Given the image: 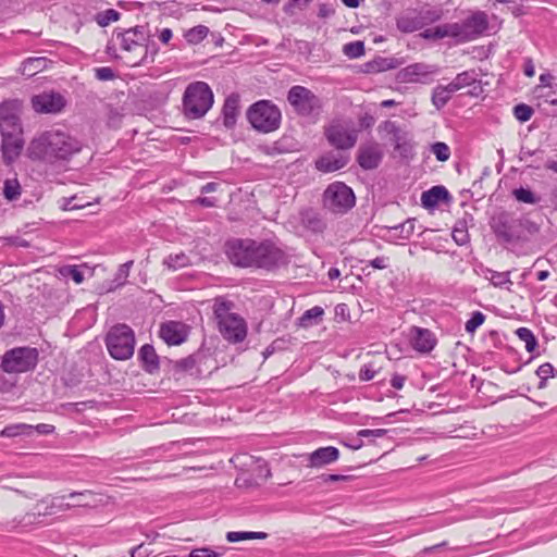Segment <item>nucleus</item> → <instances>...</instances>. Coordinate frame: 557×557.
<instances>
[{
    "mask_svg": "<svg viewBox=\"0 0 557 557\" xmlns=\"http://www.w3.org/2000/svg\"><path fill=\"white\" fill-rule=\"evenodd\" d=\"M523 73L528 77H533L535 74V67L531 58L523 60Z\"/></svg>",
    "mask_w": 557,
    "mask_h": 557,
    "instance_id": "obj_62",
    "label": "nucleus"
},
{
    "mask_svg": "<svg viewBox=\"0 0 557 557\" xmlns=\"http://www.w3.org/2000/svg\"><path fill=\"white\" fill-rule=\"evenodd\" d=\"M65 106L66 100L60 92H41L32 97V107L37 113L58 114Z\"/></svg>",
    "mask_w": 557,
    "mask_h": 557,
    "instance_id": "obj_16",
    "label": "nucleus"
},
{
    "mask_svg": "<svg viewBox=\"0 0 557 557\" xmlns=\"http://www.w3.org/2000/svg\"><path fill=\"white\" fill-rule=\"evenodd\" d=\"M214 95L211 87L201 81L189 83L182 98V112L188 120L202 119L212 108Z\"/></svg>",
    "mask_w": 557,
    "mask_h": 557,
    "instance_id": "obj_5",
    "label": "nucleus"
},
{
    "mask_svg": "<svg viewBox=\"0 0 557 557\" xmlns=\"http://www.w3.org/2000/svg\"><path fill=\"white\" fill-rule=\"evenodd\" d=\"M515 198L523 203L534 205L539 201V198L529 188H517L512 191Z\"/></svg>",
    "mask_w": 557,
    "mask_h": 557,
    "instance_id": "obj_45",
    "label": "nucleus"
},
{
    "mask_svg": "<svg viewBox=\"0 0 557 557\" xmlns=\"http://www.w3.org/2000/svg\"><path fill=\"white\" fill-rule=\"evenodd\" d=\"M268 537L265 532H252V531H231L226 534L228 542H239L244 540H264Z\"/></svg>",
    "mask_w": 557,
    "mask_h": 557,
    "instance_id": "obj_33",
    "label": "nucleus"
},
{
    "mask_svg": "<svg viewBox=\"0 0 557 557\" xmlns=\"http://www.w3.org/2000/svg\"><path fill=\"white\" fill-rule=\"evenodd\" d=\"M491 228L500 243L512 244L521 242L519 218L513 213L503 211L492 218Z\"/></svg>",
    "mask_w": 557,
    "mask_h": 557,
    "instance_id": "obj_12",
    "label": "nucleus"
},
{
    "mask_svg": "<svg viewBox=\"0 0 557 557\" xmlns=\"http://www.w3.org/2000/svg\"><path fill=\"white\" fill-rule=\"evenodd\" d=\"M133 264H134V261L129 260L119 267V269L115 273L114 280L112 281L114 286L110 287V290H112L113 288L121 287L126 284L127 277L129 275V271H131V268L133 267Z\"/></svg>",
    "mask_w": 557,
    "mask_h": 557,
    "instance_id": "obj_36",
    "label": "nucleus"
},
{
    "mask_svg": "<svg viewBox=\"0 0 557 557\" xmlns=\"http://www.w3.org/2000/svg\"><path fill=\"white\" fill-rule=\"evenodd\" d=\"M518 338L524 343L525 350L528 352H533L537 346V339L534 336L533 332L528 327H519L516 331Z\"/></svg>",
    "mask_w": 557,
    "mask_h": 557,
    "instance_id": "obj_35",
    "label": "nucleus"
},
{
    "mask_svg": "<svg viewBox=\"0 0 557 557\" xmlns=\"http://www.w3.org/2000/svg\"><path fill=\"white\" fill-rule=\"evenodd\" d=\"M116 38L120 39L121 49L127 52L138 51L140 58L128 60L127 64L131 66H138L147 64L148 46L146 42L145 28L136 26L124 32H117Z\"/></svg>",
    "mask_w": 557,
    "mask_h": 557,
    "instance_id": "obj_10",
    "label": "nucleus"
},
{
    "mask_svg": "<svg viewBox=\"0 0 557 557\" xmlns=\"http://www.w3.org/2000/svg\"><path fill=\"white\" fill-rule=\"evenodd\" d=\"M366 52L364 42L356 40L344 45L343 53L349 59H358Z\"/></svg>",
    "mask_w": 557,
    "mask_h": 557,
    "instance_id": "obj_39",
    "label": "nucleus"
},
{
    "mask_svg": "<svg viewBox=\"0 0 557 557\" xmlns=\"http://www.w3.org/2000/svg\"><path fill=\"white\" fill-rule=\"evenodd\" d=\"M358 129L351 121L336 120L325 127L329 144L339 150L352 148L358 139Z\"/></svg>",
    "mask_w": 557,
    "mask_h": 557,
    "instance_id": "obj_11",
    "label": "nucleus"
},
{
    "mask_svg": "<svg viewBox=\"0 0 557 557\" xmlns=\"http://www.w3.org/2000/svg\"><path fill=\"white\" fill-rule=\"evenodd\" d=\"M396 26L401 33H413L423 26L420 17L414 15H401L396 20Z\"/></svg>",
    "mask_w": 557,
    "mask_h": 557,
    "instance_id": "obj_30",
    "label": "nucleus"
},
{
    "mask_svg": "<svg viewBox=\"0 0 557 557\" xmlns=\"http://www.w3.org/2000/svg\"><path fill=\"white\" fill-rule=\"evenodd\" d=\"M188 263H189V259L183 252L176 253V255H170L169 257H166L163 260V264L173 271L182 269V268L188 265Z\"/></svg>",
    "mask_w": 557,
    "mask_h": 557,
    "instance_id": "obj_40",
    "label": "nucleus"
},
{
    "mask_svg": "<svg viewBox=\"0 0 557 557\" xmlns=\"http://www.w3.org/2000/svg\"><path fill=\"white\" fill-rule=\"evenodd\" d=\"M438 67L426 63H412L400 71V77L406 83L428 84L431 82V75L436 74Z\"/></svg>",
    "mask_w": 557,
    "mask_h": 557,
    "instance_id": "obj_18",
    "label": "nucleus"
},
{
    "mask_svg": "<svg viewBox=\"0 0 557 557\" xmlns=\"http://www.w3.org/2000/svg\"><path fill=\"white\" fill-rule=\"evenodd\" d=\"M287 100L294 110L302 116L312 115L322 108L321 99L310 89L296 85L287 92Z\"/></svg>",
    "mask_w": 557,
    "mask_h": 557,
    "instance_id": "obj_14",
    "label": "nucleus"
},
{
    "mask_svg": "<svg viewBox=\"0 0 557 557\" xmlns=\"http://www.w3.org/2000/svg\"><path fill=\"white\" fill-rule=\"evenodd\" d=\"M431 151L435 154L438 161H447L450 157L449 147L442 141H436L431 146Z\"/></svg>",
    "mask_w": 557,
    "mask_h": 557,
    "instance_id": "obj_48",
    "label": "nucleus"
},
{
    "mask_svg": "<svg viewBox=\"0 0 557 557\" xmlns=\"http://www.w3.org/2000/svg\"><path fill=\"white\" fill-rule=\"evenodd\" d=\"M389 265V258L385 256H380L370 260L366 268H362V271H366L368 267H372L373 269L384 270Z\"/></svg>",
    "mask_w": 557,
    "mask_h": 557,
    "instance_id": "obj_54",
    "label": "nucleus"
},
{
    "mask_svg": "<svg viewBox=\"0 0 557 557\" xmlns=\"http://www.w3.org/2000/svg\"><path fill=\"white\" fill-rule=\"evenodd\" d=\"M35 431L39 434H51L54 432V426L52 424L39 423L34 426V432Z\"/></svg>",
    "mask_w": 557,
    "mask_h": 557,
    "instance_id": "obj_64",
    "label": "nucleus"
},
{
    "mask_svg": "<svg viewBox=\"0 0 557 557\" xmlns=\"http://www.w3.org/2000/svg\"><path fill=\"white\" fill-rule=\"evenodd\" d=\"M221 553H216L209 547L195 548L189 553V557H220Z\"/></svg>",
    "mask_w": 557,
    "mask_h": 557,
    "instance_id": "obj_56",
    "label": "nucleus"
},
{
    "mask_svg": "<svg viewBox=\"0 0 557 557\" xmlns=\"http://www.w3.org/2000/svg\"><path fill=\"white\" fill-rule=\"evenodd\" d=\"M405 381H406V376L395 373L391 379V385L395 389H401L404 387Z\"/></svg>",
    "mask_w": 557,
    "mask_h": 557,
    "instance_id": "obj_63",
    "label": "nucleus"
},
{
    "mask_svg": "<svg viewBox=\"0 0 557 557\" xmlns=\"http://www.w3.org/2000/svg\"><path fill=\"white\" fill-rule=\"evenodd\" d=\"M3 195L9 201H14L21 196V185L16 178H8L3 184Z\"/></svg>",
    "mask_w": 557,
    "mask_h": 557,
    "instance_id": "obj_37",
    "label": "nucleus"
},
{
    "mask_svg": "<svg viewBox=\"0 0 557 557\" xmlns=\"http://www.w3.org/2000/svg\"><path fill=\"white\" fill-rule=\"evenodd\" d=\"M69 497L79 498V500L75 505H72V507H91L96 505L95 495L90 491L73 492L69 495Z\"/></svg>",
    "mask_w": 557,
    "mask_h": 557,
    "instance_id": "obj_41",
    "label": "nucleus"
},
{
    "mask_svg": "<svg viewBox=\"0 0 557 557\" xmlns=\"http://www.w3.org/2000/svg\"><path fill=\"white\" fill-rule=\"evenodd\" d=\"M59 272L63 277L71 278L76 284H81L84 281V274L77 265H64Z\"/></svg>",
    "mask_w": 557,
    "mask_h": 557,
    "instance_id": "obj_43",
    "label": "nucleus"
},
{
    "mask_svg": "<svg viewBox=\"0 0 557 557\" xmlns=\"http://www.w3.org/2000/svg\"><path fill=\"white\" fill-rule=\"evenodd\" d=\"M421 36L425 39H442L451 37L460 40L458 23H446L432 28H426Z\"/></svg>",
    "mask_w": 557,
    "mask_h": 557,
    "instance_id": "obj_25",
    "label": "nucleus"
},
{
    "mask_svg": "<svg viewBox=\"0 0 557 557\" xmlns=\"http://www.w3.org/2000/svg\"><path fill=\"white\" fill-rule=\"evenodd\" d=\"M485 321V314L481 311H473L470 319L465 324L467 333L473 334Z\"/></svg>",
    "mask_w": 557,
    "mask_h": 557,
    "instance_id": "obj_44",
    "label": "nucleus"
},
{
    "mask_svg": "<svg viewBox=\"0 0 557 557\" xmlns=\"http://www.w3.org/2000/svg\"><path fill=\"white\" fill-rule=\"evenodd\" d=\"M460 41H470L481 36L488 27V17L484 11H475L458 23Z\"/></svg>",
    "mask_w": 557,
    "mask_h": 557,
    "instance_id": "obj_15",
    "label": "nucleus"
},
{
    "mask_svg": "<svg viewBox=\"0 0 557 557\" xmlns=\"http://www.w3.org/2000/svg\"><path fill=\"white\" fill-rule=\"evenodd\" d=\"M451 199L446 187L436 185L421 195V203L425 209H434L441 202H448Z\"/></svg>",
    "mask_w": 557,
    "mask_h": 557,
    "instance_id": "obj_23",
    "label": "nucleus"
},
{
    "mask_svg": "<svg viewBox=\"0 0 557 557\" xmlns=\"http://www.w3.org/2000/svg\"><path fill=\"white\" fill-rule=\"evenodd\" d=\"M347 162V157L330 152L315 161V168L321 172L330 173L343 169Z\"/></svg>",
    "mask_w": 557,
    "mask_h": 557,
    "instance_id": "obj_26",
    "label": "nucleus"
},
{
    "mask_svg": "<svg viewBox=\"0 0 557 557\" xmlns=\"http://www.w3.org/2000/svg\"><path fill=\"white\" fill-rule=\"evenodd\" d=\"M534 113V110L532 107L525 103H519L513 107V115L519 122H527L529 121Z\"/></svg>",
    "mask_w": 557,
    "mask_h": 557,
    "instance_id": "obj_46",
    "label": "nucleus"
},
{
    "mask_svg": "<svg viewBox=\"0 0 557 557\" xmlns=\"http://www.w3.org/2000/svg\"><path fill=\"white\" fill-rule=\"evenodd\" d=\"M322 483H331V482H338V481H348L351 479L350 475H343V474H322L319 476Z\"/></svg>",
    "mask_w": 557,
    "mask_h": 557,
    "instance_id": "obj_59",
    "label": "nucleus"
},
{
    "mask_svg": "<svg viewBox=\"0 0 557 557\" xmlns=\"http://www.w3.org/2000/svg\"><path fill=\"white\" fill-rule=\"evenodd\" d=\"M410 344L419 352H430L436 345L434 334L428 330L418 326L411 329Z\"/></svg>",
    "mask_w": 557,
    "mask_h": 557,
    "instance_id": "obj_21",
    "label": "nucleus"
},
{
    "mask_svg": "<svg viewBox=\"0 0 557 557\" xmlns=\"http://www.w3.org/2000/svg\"><path fill=\"white\" fill-rule=\"evenodd\" d=\"M234 302L223 297L214 299L213 314L219 332L230 343H240L247 336V324L237 313L232 312Z\"/></svg>",
    "mask_w": 557,
    "mask_h": 557,
    "instance_id": "obj_4",
    "label": "nucleus"
},
{
    "mask_svg": "<svg viewBox=\"0 0 557 557\" xmlns=\"http://www.w3.org/2000/svg\"><path fill=\"white\" fill-rule=\"evenodd\" d=\"M218 202V199L215 197H198L195 200V203L205 207V208H212L215 207Z\"/></svg>",
    "mask_w": 557,
    "mask_h": 557,
    "instance_id": "obj_61",
    "label": "nucleus"
},
{
    "mask_svg": "<svg viewBox=\"0 0 557 557\" xmlns=\"http://www.w3.org/2000/svg\"><path fill=\"white\" fill-rule=\"evenodd\" d=\"M518 218L521 240H527L529 236H533L540 232V225L536 222L525 215Z\"/></svg>",
    "mask_w": 557,
    "mask_h": 557,
    "instance_id": "obj_34",
    "label": "nucleus"
},
{
    "mask_svg": "<svg viewBox=\"0 0 557 557\" xmlns=\"http://www.w3.org/2000/svg\"><path fill=\"white\" fill-rule=\"evenodd\" d=\"M384 153L379 143L368 141L360 145L357 153V162L366 171L374 170L382 163Z\"/></svg>",
    "mask_w": 557,
    "mask_h": 557,
    "instance_id": "obj_17",
    "label": "nucleus"
},
{
    "mask_svg": "<svg viewBox=\"0 0 557 557\" xmlns=\"http://www.w3.org/2000/svg\"><path fill=\"white\" fill-rule=\"evenodd\" d=\"M455 89L451 87L450 84L443 86L438 85L433 89L432 92V103L437 109H443L448 101L451 99L453 95L455 94Z\"/></svg>",
    "mask_w": 557,
    "mask_h": 557,
    "instance_id": "obj_28",
    "label": "nucleus"
},
{
    "mask_svg": "<svg viewBox=\"0 0 557 557\" xmlns=\"http://www.w3.org/2000/svg\"><path fill=\"white\" fill-rule=\"evenodd\" d=\"M324 310L320 306H314L306 310L299 318V325L302 327H310L319 324L322 321Z\"/></svg>",
    "mask_w": 557,
    "mask_h": 557,
    "instance_id": "obj_31",
    "label": "nucleus"
},
{
    "mask_svg": "<svg viewBox=\"0 0 557 557\" xmlns=\"http://www.w3.org/2000/svg\"><path fill=\"white\" fill-rule=\"evenodd\" d=\"M224 252L237 268L267 273H275L292 262L287 247L273 239L231 238L224 244Z\"/></svg>",
    "mask_w": 557,
    "mask_h": 557,
    "instance_id": "obj_1",
    "label": "nucleus"
},
{
    "mask_svg": "<svg viewBox=\"0 0 557 557\" xmlns=\"http://www.w3.org/2000/svg\"><path fill=\"white\" fill-rule=\"evenodd\" d=\"M23 109V101L16 98L0 103L1 151L5 163L13 162L24 147Z\"/></svg>",
    "mask_w": 557,
    "mask_h": 557,
    "instance_id": "obj_3",
    "label": "nucleus"
},
{
    "mask_svg": "<svg viewBox=\"0 0 557 557\" xmlns=\"http://www.w3.org/2000/svg\"><path fill=\"white\" fill-rule=\"evenodd\" d=\"M488 272L491 274L488 280L495 287H504L505 285H512L509 271L497 272L494 270H488Z\"/></svg>",
    "mask_w": 557,
    "mask_h": 557,
    "instance_id": "obj_42",
    "label": "nucleus"
},
{
    "mask_svg": "<svg viewBox=\"0 0 557 557\" xmlns=\"http://www.w3.org/2000/svg\"><path fill=\"white\" fill-rule=\"evenodd\" d=\"M39 361V351L35 347L21 346L7 350L1 357L0 368L8 374L33 371Z\"/></svg>",
    "mask_w": 557,
    "mask_h": 557,
    "instance_id": "obj_6",
    "label": "nucleus"
},
{
    "mask_svg": "<svg viewBox=\"0 0 557 557\" xmlns=\"http://www.w3.org/2000/svg\"><path fill=\"white\" fill-rule=\"evenodd\" d=\"M339 450L334 446L320 447L312 453L304 455L306 466L310 468H322L337 461Z\"/></svg>",
    "mask_w": 557,
    "mask_h": 557,
    "instance_id": "obj_19",
    "label": "nucleus"
},
{
    "mask_svg": "<svg viewBox=\"0 0 557 557\" xmlns=\"http://www.w3.org/2000/svg\"><path fill=\"white\" fill-rule=\"evenodd\" d=\"M395 228L396 230L400 228L401 233H404L403 237L409 238L412 235L413 230H414V220L409 219L405 223L399 224L398 226H395Z\"/></svg>",
    "mask_w": 557,
    "mask_h": 557,
    "instance_id": "obj_58",
    "label": "nucleus"
},
{
    "mask_svg": "<svg viewBox=\"0 0 557 557\" xmlns=\"http://www.w3.org/2000/svg\"><path fill=\"white\" fill-rule=\"evenodd\" d=\"M376 374V370L373 367V363H366L361 367L359 371V380L362 382H368L372 380Z\"/></svg>",
    "mask_w": 557,
    "mask_h": 557,
    "instance_id": "obj_53",
    "label": "nucleus"
},
{
    "mask_svg": "<svg viewBox=\"0 0 557 557\" xmlns=\"http://www.w3.org/2000/svg\"><path fill=\"white\" fill-rule=\"evenodd\" d=\"M72 507L71 504L65 503V496L45 497L39 500L35 510L38 516H54L63 512Z\"/></svg>",
    "mask_w": 557,
    "mask_h": 557,
    "instance_id": "obj_20",
    "label": "nucleus"
},
{
    "mask_svg": "<svg viewBox=\"0 0 557 557\" xmlns=\"http://www.w3.org/2000/svg\"><path fill=\"white\" fill-rule=\"evenodd\" d=\"M387 433V430L385 429H362L358 431L357 436L359 437H383Z\"/></svg>",
    "mask_w": 557,
    "mask_h": 557,
    "instance_id": "obj_57",
    "label": "nucleus"
},
{
    "mask_svg": "<svg viewBox=\"0 0 557 557\" xmlns=\"http://www.w3.org/2000/svg\"><path fill=\"white\" fill-rule=\"evenodd\" d=\"M196 367V358L194 356H188L186 358L180 359L175 362V370L193 373V370Z\"/></svg>",
    "mask_w": 557,
    "mask_h": 557,
    "instance_id": "obj_51",
    "label": "nucleus"
},
{
    "mask_svg": "<svg viewBox=\"0 0 557 557\" xmlns=\"http://www.w3.org/2000/svg\"><path fill=\"white\" fill-rule=\"evenodd\" d=\"M160 337L169 345H180L186 341L187 332L183 323L170 321L161 325Z\"/></svg>",
    "mask_w": 557,
    "mask_h": 557,
    "instance_id": "obj_22",
    "label": "nucleus"
},
{
    "mask_svg": "<svg viewBox=\"0 0 557 557\" xmlns=\"http://www.w3.org/2000/svg\"><path fill=\"white\" fill-rule=\"evenodd\" d=\"M280 109L269 100H260L247 110V120L260 133H271L281 125Z\"/></svg>",
    "mask_w": 557,
    "mask_h": 557,
    "instance_id": "obj_7",
    "label": "nucleus"
},
{
    "mask_svg": "<svg viewBox=\"0 0 557 557\" xmlns=\"http://www.w3.org/2000/svg\"><path fill=\"white\" fill-rule=\"evenodd\" d=\"M95 76L98 81L107 82L115 77L114 71L109 66L96 67Z\"/></svg>",
    "mask_w": 557,
    "mask_h": 557,
    "instance_id": "obj_52",
    "label": "nucleus"
},
{
    "mask_svg": "<svg viewBox=\"0 0 557 557\" xmlns=\"http://www.w3.org/2000/svg\"><path fill=\"white\" fill-rule=\"evenodd\" d=\"M379 133H385L391 136L389 140L394 150L405 159L413 156V141L410 133L400 127L397 122L392 120L383 121L379 127Z\"/></svg>",
    "mask_w": 557,
    "mask_h": 557,
    "instance_id": "obj_13",
    "label": "nucleus"
},
{
    "mask_svg": "<svg viewBox=\"0 0 557 557\" xmlns=\"http://www.w3.org/2000/svg\"><path fill=\"white\" fill-rule=\"evenodd\" d=\"M312 0H288V2L284 5V12L286 14L293 15L297 11H302L308 7V4Z\"/></svg>",
    "mask_w": 557,
    "mask_h": 557,
    "instance_id": "obj_50",
    "label": "nucleus"
},
{
    "mask_svg": "<svg viewBox=\"0 0 557 557\" xmlns=\"http://www.w3.org/2000/svg\"><path fill=\"white\" fill-rule=\"evenodd\" d=\"M138 357L141 360V367L146 372L152 374L159 370V357L152 345L145 344L141 346Z\"/></svg>",
    "mask_w": 557,
    "mask_h": 557,
    "instance_id": "obj_27",
    "label": "nucleus"
},
{
    "mask_svg": "<svg viewBox=\"0 0 557 557\" xmlns=\"http://www.w3.org/2000/svg\"><path fill=\"white\" fill-rule=\"evenodd\" d=\"M106 345L110 356L116 360L129 359L134 354L135 335L126 324H116L111 327L106 337Z\"/></svg>",
    "mask_w": 557,
    "mask_h": 557,
    "instance_id": "obj_8",
    "label": "nucleus"
},
{
    "mask_svg": "<svg viewBox=\"0 0 557 557\" xmlns=\"http://www.w3.org/2000/svg\"><path fill=\"white\" fill-rule=\"evenodd\" d=\"M120 18V13L114 9H108L97 14L96 21L100 26H107Z\"/></svg>",
    "mask_w": 557,
    "mask_h": 557,
    "instance_id": "obj_47",
    "label": "nucleus"
},
{
    "mask_svg": "<svg viewBox=\"0 0 557 557\" xmlns=\"http://www.w3.org/2000/svg\"><path fill=\"white\" fill-rule=\"evenodd\" d=\"M33 434L34 425L26 423L9 424L0 433L2 437L32 436Z\"/></svg>",
    "mask_w": 557,
    "mask_h": 557,
    "instance_id": "obj_32",
    "label": "nucleus"
},
{
    "mask_svg": "<svg viewBox=\"0 0 557 557\" xmlns=\"http://www.w3.org/2000/svg\"><path fill=\"white\" fill-rule=\"evenodd\" d=\"M476 83H480L478 78V73L475 70L463 71L456 75V77L449 83L455 91H459L460 89L472 86Z\"/></svg>",
    "mask_w": 557,
    "mask_h": 557,
    "instance_id": "obj_29",
    "label": "nucleus"
},
{
    "mask_svg": "<svg viewBox=\"0 0 557 557\" xmlns=\"http://www.w3.org/2000/svg\"><path fill=\"white\" fill-rule=\"evenodd\" d=\"M238 114L239 96L237 94H231L226 97L222 107L223 125L232 129L236 125Z\"/></svg>",
    "mask_w": 557,
    "mask_h": 557,
    "instance_id": "obj_24",
    "label": "nucleus"
},
{
    "mask_svg": "<svg viewBox=\"0 0 557 557\" xmlns=\"http://www.w3.org/2000/svg\"><path fill=\"white\" fill-rule=\"evenodd\" d=\"M451 236L459 246H463L469 242V234L465 224H457L453 230Z\"/></svg>",
    "mask_w": 557,
    "mask_h": 557,
    "instance_id": "obj_49",
    "label": "nucleus"
},
{
    "mask_svg": "<svg viewBox=\"0 0 557 557\" xmlns=\"http://www.w3.org/2000/svg\"><path fill=\"white\" fill-rule=\"evenodd\" d=\"M82 150V144L75 137L60 129H49L37 134L27 147V156L33 161L50 165L69 161Z\"/></svg>",
    "mask_w": 557,
    "mask_h": 557,
    "instance_id": "obj_2",
    "label": "nucleus"
},
{
    "mask_svg": "<svg viewBox=\"0 0 557 557\" xmlns=\"http://www.w3.org/2000/svg\"><path fill=\"white\" fill-rule=\"evenodd\" d=\"M536 375L541 380H548L555 375V369L549 362L543 363L537 368Z\"/></svg>",
    "mask_w": 557,
    "mask_h": 557,
    "instance_id": "obj_55",
    "label": "nucleus"
},
{
    "mask_svg": "<svg viewBox=\"0 0 557 557\" xmlns=\"http://www.w3.org/2000/svg\"><path fill=\"white\" fill-rule=\"evenodd\" d=\"M209 33V28L205 25H197L185 33L187 42L196 45L202 41Z\"/></svg>",
    "mask_w": 557,
    "mask_h": 557,
    "instance_id": "obj_38",
    "label": "nucleus"
},
{
    "mask_svg": "<svg viewBox=\"0 0 557 557\" xmlns=\"http://www.w3.org/2000/svg\"><path fill=\"white\" fill-rule=\"evenodd\" d=\"M323 207L332 213L344 214L356 203L352 189L343 182L330 184L323 193Z\"/></svg>",
    "mask_w": 557,
    "mask_h": 557,
    "instance_id": "obj_9",
    "label": "nucleus"
},
{
    "mask_svg": "<svg viewBox=\"0 0 557 557\" xmlns=\"http://www.w3.org/2000/svg\"><path fill=\"white\" fill-rule=\"evenodd\" d=\"M335 13V9L331 4L322 3L319 5L318 16L327 18Z\"/></svg>",
    "mask_w": 557,
    "mask_h": 557,
    "instance_id": "obj_60",
    "label": "nucleus"
}]
</instances>
